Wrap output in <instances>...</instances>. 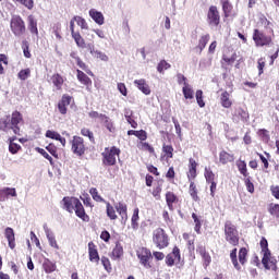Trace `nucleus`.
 I'll list each match as a JSON object with an SVG mask.
<instances>
[{
  "mask_svg": "<svg viewBox=\"0 0 279 279\" xmlns=\"http://www.w3.org/2000/svg\"><path fill=\"white\" fill-rule=\"evenodd\" d=\"M61 204L63 206V210L71 214L75 213L76 217L83 221H88V215H86V210H84V205H82V202L78 201L77 197L65 196L61 201Z\"/></svg>",
  "mask_w": 279,
  "mask_h": 279,
  "instance_id": "obj_1",
  "label": "nucleus"
},
{
  "mask_svg": "<svg viewBox=\"0 0 279 279\" xmlns=\"http://www.w3.org/2000/svg\"><path fill=\"white\" fill-rule=\"evenodd\" d=\"M225 239L230 245H239V230H236V226L232 221L225 222Z\"/></svg>",
  "mask_w": 279,
  "mask_h": 279,
  "instance_id": "obj_2",
  "label": "nucleus"
},
{
  "mask_svg": "<svg viewBox=\"0 0 279 279\" xmlns=\"http://www.w3.org/2000/svg\"><path fill=\"white\" fill-rule=\"evenodd\" d=\"M120 154L121 149L117 148L116 146L105 148V151L102 153L104 165L107 167H114V165H117V158H119Z\"/></svg>",
  "mask_w": 279,
  "mask_h": 279,
  "instance_id": "obj_3",
  "label": "nucleus"
},
{
  "mask_svg": "<svg viewBox=\"0 0 279 279\" xmlns=\"http://www.w3.org/2000/svg\"><path fill=\"white\" fill-rule=\"evenodd\" d=\"M10 28L16 38H21L26 31L25 21H23V17L20 15H13L10 21Z\"/></svg>",
  "mask_w": 279,
  "mask_h": 279,
  "instance_id": "obj_4",
  "label": "nucleus"
},
{
  "mask_svg": "<svg viewBox=\"0 0 279 279\" xmlns=\"http://www.w3.org/2000/svg\"><path fill=\"white\" fill-rule=\"evenodd\" d=\"M153 243L159 248L165 250L169 246V235L165 232V229L158 228L154 231Z\"/></svg>",
  "mask_w": 279,
  "mask_h": 279,
  "instance_id": "obj_5",
  "label": "nucleus"
},
{
  "mask_svg": "<svg viewBox=\"0 0 279 279\" xmlns=\"http://www.w3.org/2000/svg\"><path fill=\"white\" fill-rule=\"evenodd\" d=\"M136 256L140 260V264L145 267V269H151V260H154L151 251H149L147 247H140L136 251Z\"/></svg>",
  "mask_w": 279,
  "mask_h": 279,
  "instance_id": "obj_6",
  "label": "nucleus"
},
{
  "mask_svg": "<svg viewBox=\"0 0 279 279\" xmlns=\"http://www.w3.org/2000/svg\"><path fill=\"white\" fill-rule=\"evenodd\" d=\"M207 23L210 27H217L219 23H221V15H219V9H217V7H209L207 12Z\"/></svg>",
  "mask_w": 279,
  "mask_h": 279,
  "instance_id": "obj_7",
  "label": "nucleus"
},
{
  "mask_svg": "<svg viewBox=\"0 0 279 279\" xmlns=\"http://www.w3.org/2000/svg\"><path fill=\"white\" fill-rule=\"evenodd\" d=\"M72 145V153L75 156H84L86 154V146L84 145V138L80 136H73V140L71 142Z\"/></svg>",
  "mask_w": 279,
  "mask_h": 279,
  "instance_id": "obj_8",
  "label": "nucleus"
},
{
  "mask_svg": "<svg viewBox=\"0 0 279 279\" xmlns=\"http://www.w3.org/2000/svg\"><path fill=\"white\" fill-rule=\"evenodd\" d=\"M259 245L264 254L262 263L265 269H269V260H271V251H269V243L267 242V239L262 238Z\"/></svg>",
  "mask_w": 279,
  "mask_h": 279,
  "instance_id": "obj_9",
  "label": "nucleus"
},
{
  "mask_svg": "<svg viewBox=\"0 0 279 279\" xmlns=\"http://www.w3.org/2000/svg\"><path fill=\"white\" fill-rule=\"evenodd\" d=\"M253 40L257 47H265V45H269L271 43V37L263 34L259 29H254Z\"/></svg>",
  "mask_w": 279,
  "mask_h": 279,
  "instance_id": "obj_10",
  "label": "nucleus"
},
{
  "mask_svg": "<svg viewBox=\"0 0 279 279\" xmlns=\"http://www.w3.org/2000/svg\"><path fill=\"white\" fill-rule=\"evenodd\" d=\"M43 228L50 247H53L54 250H60V245H58V241L56 240V234L53 233V231L49 229L47 223H45Z\"/></svg>",
  "mask_w": 279,
  "mask_h": 279,
  "instance_id": "obj_11",
  "label": "nucleus"
},
{
  "mask_svg": "<svg viewBox=\"0 0 279 279\" xmlns=\"http://www.w3.org/2000/svg\"><path fill=\"white\" fill-rule=\"evenodd\" d=\"M23 121V116L19 111H14L11 117V129L13 130L14 134H19L21 129H19V123Z\"/></svg>",
  "mask_w": 279,
  "mask_h": 279,
  "instance_id": "obj_12",
  "label": "nucleus"
},
{
  "mask_svg": "<svg viewBox=\"0 0 279 279\" xmlns=\"http://www.w3.org/2000/svg\"><path fill=\"white\" fill-rule=\"evenodd\" d=\"M71 99H73V97L66 94L62 96L61 100L58 104V110L60 114H66L68 112L66 106H71Z\"/></svg>",
  "mask_w": 279,
  "mask_h": 279,
  "instance_id": "obj_13",
  "label": "nucleus"
},
{
  "mask_svg": "<svg viewBox=\"0 0 279 279\" xmlns=\"http://www.w3.org/2000/svg\"><path fill=\"white\" fill-rule=\"evenodd\" d=\"M4 236L9 243V247L11 250H14V247H16V236L14 234V229L8 227L4 230Z\"/></svg>",
  "mask_w": 279,
  "mask_h": 279,
  "instance_id": "obj_14",
  "label": "nucleus"
},
{
  "mask_svg": "<svg viewBox=\"0 0 279 279\" xmlns=\"http://www.w3.org/2000/svg\"><path fill=\"white\" fill-rule=\"evenodd\" d=\"M114 208L121 217V223H125L128 221V205L120 202L114 205Z\"/></svg>",
  "mask_w": 279,
  "mask_h": 279,
  "instance_id": "obj_15",
  "label": "nucleus"
},
{
  "mask_svg": "<svg viewBox=\"0 0 279 279\" xmlns=\"http://www.w3.org/2000/svg\"><path fill=\"white\" fill-rule=\"evenodd\" d=\"M51 84H53V87L56 90H62V86L64 84V77L60 75L59 73L53 74L50 80H48Z\"/></svg>",
  "mask_w": 279,
  "mask_h": 279,
  "instance_id": "obj_16",
  "label": "nucleus"
},
{
  "mask_svg": "<svg viewBox=\"0 0 279 279\" xmlns=\"http://www.w3.org/2000/svg\"><path fill=\"white\" fill-rule=\"evenodd\" d=\"M196 252L199 253V255L202 256L205 268L208 267V265H210V263H213V258L210 257V254L208 252H206V247L198 246Z\"/></svg>",
  "mask_w": 279,
  "mask_h": 279,
  "instance_id": "obj_17",
  "label": "nucleus"
},
{
  "mask_svg": "<svg viewBox=\"0 0 279 279\" xmlns=\"http://www.w3.org/2000/svg\"><path fill=\"white\" fill-rule=\"evenodd\" d=\"M89 16L90 19H93V21L97 24V25H104L106 19L104 17V13L92 9L89 10Z\"/></svg>",
  "mask_w": 279,
  "mask_h": 279,
  "instance_id": "obj_18",
  "label": "nucleus"
},
{
  "mask_svg": "<svg viewBox=\"0 0 279 279\" xmlns=\"http://www.w3.org/2000/svg\"><path fill=\"white\" fill-rule=\"evenodd\" d=\"M134 84L144 95L151 94V89H149V85H147V82L144 78L135 80Z\"/></svg>",
  "mask_w": 279,
  "mask_h": 279,
  "instance_id": "obj_19",
  "label": "nucleus"
},
{
  "mask_svg": "<svg viewBox=\"0 0 279 279\" xmlns=\"http://www.w3.org/2000/svg\"><path fill=\"white\" fill-rule=\"evenodd\" d=\"M88 254L90 263H99V252H97L95 243L93 242L88 243Z\"/></svg>",
  "mask_w": 279,
  "mask_h": 279,
  "instance_id": "obj_20",
  "label": "nucleus"
},
{
  "mask_svg": "<svg viewBox=\"0 0 279 279\" xmlns=\"http://www.w3.org/2000/svg\"><path fill=\"white\" fill-rule=\"evenodd\" d=\"M89 53L94 57L97 58L98 60H101L102 62H108L109 58L105 52L101 50H95V46H89Z\"/></svg>",
  "mask_w": 279,
  "mask_h": 279,
  "instance_id": "obj_21",
  "label": "nucleus"
},
{
  "mask_svg": "<svg viewBox=\"0 0 279 279\" xmlns=\"http://www.w3.org/2000/svg\"><path fill=\"white\" fill-rule=\"evenodd\" d=\"M187 178L189 180H195L197 178V162L193 158L190 159Z\"/></svg>",
  "mask_w": 279,
  "mask_h": 279,
  "instance_id": "obj_22",
  "label": "nucleus"
},
{
  "mask_svg": "<svg viewBox=\"0 0 279 279\" xmlns=\"http://www.w3.org/2000/svg\"><path fill=\"white\" fill-rule=\"evenodd\" d=\"M219 162H221V165H228V162H234V155L229 154L226 150H222L219 154Z\"/></svg>",
  "mask_w": 279,
  "mask_h": 279,
  "instance_id": "obj_23",
  "label": "nucleus"
},
{
  "mask_svg": "<svg viewBox=\"0 0 279 279\" xmlns=\"http://www.w3.org/2000/svg\"><path fill=\"white\" fill-rule=\"evenodd\" d=\"M76 73H77L78 82H81V84H84V86H87V90H88V86L93 84V81L90 80V77H88V75H86V73H84L81 70H77Z\"/></svg>",
  "mask_w": 279,
  "mask_h": 279,
  "instance_id": "obj_24",
  "label": "nucleus"
},
{
  "mask_svg": "<svg viewBox=\"0 0 279 279\" xmlns=\"http://www.w3.org/2000/svg\"><path fill=\"white\" fill-rule=\"evenodd\" d=\"M220 104L222 108H231L232 100H230V93L223 92L220 96Z\"/></svg>",
  "mask_w": 279,
  "mask_h": 279,
  "instance_id": "obj_25",
  "label": "nucleus"
},
{
  "mask_svg": "<svg viewBox=\"0 0 279 279\" xmlns=\"http://www.w3.org/2000/svg\"><path fill=\"white\" fill-rule=\"evenodd\" d=\"M166 202L169 210H173V204L178 202V196L173 192H168L166 194Z\"/></svg>",
  "mask_w": 279,
  "mask_h": 279,
  "instance_id": "obj_26",
  "label": "nucleus"
},
{
  "mask_svg": "<svg viewBox=\"0 0 279 279\" xmlns=\"http://www.w3.org/2000/svg\"><path fill=\"white\" fill-rule=\"evenodd\" d=\"M182 93L186 99H193L195 92H193V87L189 83H184L182 87Z\"/></svg>",
  "mask_w": 279,
  "mask_h": 279,
  "instance_id": "obj_27",
  "label": "nucleus"
},
{
  "mask_svg": "<svg viewBox=\"0 0 279 279\" xmlns=\"http://www.w3.org/2000/svg\"><path fill=\"white\" fill-rule=\"evenodd\" d=\"M208 40H210V35H203L199 40L196 49H199V53L206 49V45H208Z\"/></svg>",
  "mask_w": 279,
  "mask_h": 279,
  "instance_id": "obj_28",
  "label": "nucleus"
},
{
  "mask_svg": "<svg viewBox=\"0 0 279 279\" xmlns=\"http://www.w3.org/2000/svg\"><path fill=\"white\" fill-rule=\"evenodd\" d=\"M106 208H107V217L111 219L112 221L118 219L117 210H114L116 207L111 206L110 203L106 202Z\"/></svg>",
  "mask_w": 279,
  "mask_h": 279,
  "instance_id": "obj_29",
  "label": "nucleus"
},
{
  "mask_svg": "<svg viewBox=\"0 0 279 279\" xmlns=\"http://www.w3.org/2000/svg\"><path fill=\"white\" fill-rule=\"evenodd\" d=\"M28 29L32 34L38 36V23L34 20V16H28Z\"/></svg>",
  "mask_w": 279,
  "mask_h": 279,
  "instance_id": "obj_30",
  "label": "nucleus"
},
{
  "mask_svg": "<svg viewBox=\"0 0 279 279\" xmlns=\"http://www.w3.org/2000/svg\"><path fill=\"white\" fill-rule=\"evenodd\" d=\"M72 38L75 40L77 47H81V49H86V41L82 38V35L78 32L73 33Z\"/></svg>",
  "mask_w": 279,
  "mask_h": 279,
  "instance_id": "obj_31",
  "label": "nucleus"
},
{
  "mask_svg": "<svg viewBox=\"0 0 279 279\" xmlns=\"http://www.w3.org/2000/svg\"><path fill=\"white\" fill-rule=\"evenodd\" d=\"M222 10L225 12V16H230L232 12V3H230V0H221Z\"/></svg>",
  "mask_w": 279,
  "mask_h": 279,
  "instance_id": "obj_32",
  "label": "nucleus"
},
{
  "mask_svg": "<svg viewBox=\"0 0 279 279\" xmlns=\"http://www.w3.org/2000/svg\"><path fill=\"white\" fill-rule=\"evenodd\" d=\"M231 263L238 271H241V265H239V259L236 258V248H233L230 253Z\"/></svg>",
  "mask_w": 279,
  "mask_h": 279,
  "instance_id": "obj_33",
  "label": "nucleus"
},
{
  "mask_svg": "<svg viewBox=\"0 0 279 279\" xmlns=\"http://www.w3.org/2000/svg\"><path fill=\"white\" fill-rule=\"evenodd\" d=\"M89 194L92 195V197L95 202H101L102 204H106V199H104V197H101V195H99V192L97 191L96 187H92L89 190Z\"/></svg>",
  "mask_w": 279,
  "mask_h": 279,
  "instance_id": "obj_34",
  "label": "nucleus"
},
{
  "mask_svg": "<svg viewBox=\"0 0 279 279\" xmlns=\"http://www.w3.org/2000/svg\"><path fill=\"white\" fill-rule=\"evenodd\" d=\"M44 269L46 274H53V271H56V264L51 263L49 259H46L44 262Z\"/></svg>",
  "mask_w": 279,
  "mask_h": 279,
  "instance_id": "obj_35",
  "label": "nucleus"
},
{
  "mask_svg": "<svg viewBox=\"0 0 279 279\" xmlns=\"http://www.w3.org/2000/svg\"><path fill=\"white\" fill-rule=\"evenodd\" d=\"M131 227L133 230H138V208H135L131 219Z\"/></svg>",
  "mask_w": 279,
  "mask_h": 279,
  "instance_id": "obj_36",
  "label": "nucleus"
},
{
  "mask_svg": "<svg viewBox=\"0 0 279 279\" xmlns=\"http://www.w3.org/2000/svg\"><path fill=\"white\" fill-rule=\"evenodd\" d=\"M171 69V64L166 60H161L157 65L158 73H165V71Z\"/></svg>",
  "mask_w": 279,
  "mask_h": 279,
  "instance_id": "obj_37",
  "label": "nucleus"
},
{
  "mask_svg": "<svg viewBox=\"0 0 279 279\" xmlns=\"http://www.w3.org/2000/svg\"><path fill=\"white\" fill-rule=\"evenodd\" d=\"M121 256H123V246H121V244L117 243L116 247L112 251V257L114 259H117V258H121Z\"/></svg>",
  "mask_w": 279,
  "mask_h": 279,
  "instance_id": "obj_38",
  "label": "nucleus"
},
{
  "mask_svg": "<svg viewBox=\"0 0 279 279\" xmlns=\"http://www.w3.org/2000/svg\"><path fill=\"white\" fill-rule=\"evenodd\" d=\"M236 165L240 173L244 175V178H247V163H245L243 160H239Z\"/></svg>",
  "mask_w": 279,
  "mask_h": 279,
  "instance_id": "obj_39",
  "label": "nucleus"
},
{
  "mask_svg": "<svg viewBox=\"0 0 279 279\" xmlns=\"http://www.w3.org/2000/svg\"><path fill=\"white\" fill-rule=\"evenodd\" d=\"M239 262L241 263V265H244L245 263H247V248L245 247L240 248Z\"/></svg>",
  "mask_w": 279,
  "mask_h": 279,
  "instance_id": "obj_40",
  "label": "nucleus"
},
{
  "mask_svg": "<svg viewBox=\"0 0 279 279\" xmlns=\"http://www.w3.org/2000/svg\"><path fill=\"white\" fill-rule=\"evenodd\" d=\"M74 21L76 22L78 27H81V29H88V23H86V20H84V17L76 15L74 16Z\"/></svg>",
  "mask_w": 279,
  "mask_h": 279,
  "instance_id": "obj_41",
  "label": "nucleus"
},
{
  "mask_svg": "<svg viewBox=\"0 0 279 279\" xmlns=\"http://www.w3.org/2000/svg\"><path fill=\"white\" fill-rule=\"evenodd\" d=\"M35 150L41 156H44L46 160H49L50 165H53V158L49 155L48 151H46L44 148H40V147H36Z\"/></svg>",
  "mask_w": 279,
  "mask_h": 279,
  "instance_id": "obj_42",
  "label": "nucleus"
},
{
  "mask_svg": "<svg viewBox=\"0 0 279 279\" xmlns=\"http://www.w3.org/2000/svg\"><path fill=\"white\" fill-rule=\"evenodd\" d=\"M32 75V71L29 69L21 70L17 74L19 80H22V82H25Z\"/></svg>",
  "mask_w": 279,
  "mask_h": 279,
  "instance_id": "obj_43",
  "label": "nucleus"
},
{
  "mask_svg": "<svg viewBox=\"0 0 279 279\" xmlns=\"http://www.w3.org/2000/svg\"><path fill=\"white\" fill-rule=\"evenodd\" d=\"M196 101L199 108H204V106H206V102H204V92L201 89L196 90Z\"/></svg>",
  "mask_w": 279,
  "mask_h": 279,
  "instance_id": "obj_44",
  "label": "nucleus"
},
{
  "mask_svg": "<svg viewBox=\"0 0 279 279\" xmlns=\"http://www.w3.org/2000/svg\"><path fill=\"white\" fill-rule=\"evenodd\" d=\"M205 180L208 183L215 182V173L210 168H205Z\"/></svg>",
  "mask_w": 279,
  "mask_h": 279,
  "instance_id": "obj_45",
  "label": "nucleus"
},
{
  "mask_svg": "<svg viewBox=\"0 0 279 279\" xmlns=\"http://www.w3.org/2000/svg\"><path fill=\"white\" fill-rule=\"evenodd\" d=\"M46 138H51L52 141H58L60 138V133L56 131L48 130L45 134Z\"/></svg>",
  "mask_w": 279,
  "mask_h": 279,
  "instance_id": "obj_46",
  "label": "nucleus"
},
{
  "mask_svg": "<svg viewBox=\"0 0 279 279\" xmlns=\"http://www.w3.org/2000/svg\"><path fill=\"white\" fill-rule=\"evenodd\" d=\"M102 266L105 267L106 271L110 274L112 271V265L110 264V259L106 256L101 257Z\"/></svg>",
  "mask_w": 279,
  "mask_h": 279,
  "instance_id": "obj_47",
  "label": "nucleus"
},
{
  "mask_svg": "<svg viewBox=\"0 0 279 279\" xmlns=\"http://www.w3.org/2000/svg\"><path fill=\"white\" fill-rule=\"evenodd\" d=\"M88 116L90 117V119H99L101 121H108V117H106L105 114H101L97 111H90L88 113Z\"/></svg>",
  "mask_w": 279,
  "mask_h": 279,
  "instance_id": "obj_48",
  "label": "nucleus"
},
{
  "mask_svg": "<svg viewBox=\"0 0 279 279\" xmlns=\"http://www.w3.org/2000/svg\"><path fill=\"white\" fill-rule=\"evenodd\" d=\"M268 213H270V215H272V217L279 218V205L270 204Z\"/></svg>",
  "mask_w": 279,
  "mask_h": 279,
  "instance_id": "obj_49",
  "label": "nucleus"
},
{
  "mask_svg": "<svg viewBox=\"0 0 279 279\" xmlns=\"http://www.w3.org/2000/svg\"><path fill=\"white\" fill-rule=\"evenodd\" d=\"M81 134H82V136H87L89 138L90 143H95V136L90 130L82 129Z\"/></svg>",
  "mask_w": 279,
  "mask_h": 279,
  "instance_id": "obj_50",
  "label": "nucleus"
},
{
  "mask_svg": "<svg viewBox=\"0 0 279 279\" xmlns=\"http://www.w3.org/2000/svg\"><path fill=\"white\" fill-rule=\"evenodd\" d=\"M163 154L167 155L168 158H173V146L171 145H163L162 146Z\"/></svg>",
  "mask_w": 279,
  "mask_h": 279,
  "instance_id": "obj_51",
  "label": "nucleus"
},
{
  "mask_svg": "<svg viewBox=\"0 0 279 279\" xmlns=\"http://www.w3.org/2000/svg\"><path fill=\"white\" fill-rule=\"evenodd\" d=\"M47 151H49V154H51V156H53L54 158H58V147H56V145L53 144H49L46 147Z\"/></svg>",
  "mask_w": 279,
  "mask_h": 279,
  "instance_id": "obj_52",
  "label": "nucleus"
},
{
  "mask_svg": "<svg viewBox=\"0 0 279 279\" xmlns=\"http://www.w3.org/2000/svg\"><path fill=\"white\" fill-rule=\"evenodd\" d=\"M17 3H22L27 10L34 9V0H17Z\"/></svg>",
  "mask_w": 279,
  "mask_h": 279,
  "instance_id": "obj_53",
  "label": "nucleus"
},
{
  "mask_svg": "<svg viewBox=\"0 0 279 279\" xmlns=\"http://www.w3.org/2000/svg\"><path fill=\"white\" fill-rule=\"evenodd\" d=\"M238 117H240V119H242V121H247V119H250V113H247V111L243 110L242 108L238 109Z\"/></svg>",
  "mask_w": 279,
  "mask_h": 279,
  "instance_id": "obj_54",
  "label": "nucleus"
},
{
  "mask_svg": "<svg viewBox=\"0 0 279 279\" xmlns=\"http://www.w3.org/2000/svg\"><path fill=\"white\" fill-rule=\"evenodd\" d=\"M19 149H21V145L14 143V142H11L10 145H9V151L11 154H17L19 153Z\"/></svg>",
  "mask_w": 279,
  "mask_h": 279,
  "instance_id": "obj_55",
  "label": "nucleus"
},
{
  "mask_svg": "<svg viewBox=\"0 0 279 279\" xmlns=\"http://www.w3.org/2000/svg\"><path fill=\"white\" fill-rule=\"evenodd\" d=\"M258 75H263L265 69V59L260 58L257 61Z\"/></svg>",
  "mask_w": 279,
  "mask_h": 279,
  "instance_id": "obj_56",
  "label": "nucleus"
},
{
  "mask_svg": "<svg viewBox=\"0 0 279 279\" xmlns=\"http://www.w3.org/2000/svg\"><path fill=\"white\" fill-rule=\"evenodd\" d=\"M190 195L194 202H197V191L195 190V183L190 184Z\"/></svg>",
  "mask_w": 279,
  "mask_h": 279,
  "instance_id": "obj_57",
  "label": "nucleus"
},
{
  "mask_svg": "<svg viewBox=\"0 0 279 279\" xmlns=\"http://www.w3.org/2000/svg\"><path fill=\"white\" fill-rule=\"evenodd\" d=\"M118 90L123 95V97H128V87H125V84L118 83Z\"/></svg>",
  "mask_w": 279,
  "mask_h": 279,
  "instance_id": "obj_58",
  "label": "nucleus"
},
{
  "mask_svg": "<svg viewBox=\"0 0 279 279\" xmlns=\"http://www.w3.org/2000/svg\"><path fill=\"white\" fill-rule=\"evenodd\" d=\"M175 257H173V255H167L166 257V265H168V267H173V265H175Z\"/></svg>",
  "mask_w": 279,
  "mask_h": 279,
  "instance_id": "obj_59",
  "label": "nucleus"
},
{
  "mask_svg": "<svg viewBox=\"0 0 279 279\" xmlns=\"http://www.w3.org/2000/svg\"><path fill=\"white\" fill-rule=\"evenodd\" d=\"M177 82L178 84H183V86L184 84H189V82H186V76L182 73L177 74Z\"/></svg>",
  "mask_w": 279,
  "mask_h": 279,
  "instance_id": "obj_60",
  "label": "nucleus"
},
{
  "mask_svg": "<svg viewBox=\"0 0 279 279\" xmlns=\"http://www.w3.org/2000/svg\"><path fill=\"white\" fill-rule=\"evenodd\" d=\"M245 186L248 193H254V183L250 180V178L245 179Z\"/></svg>",
  "mask_w": 279,
  "mask_h": 279,
  "instance_id": "obj_61",
  "label": "nucleus"
},
{
  "mask_svg": "<svg viewBox=\"0 0 279 279\" xmlns=\"http://www.w3.org/2000/svg\"><path fill=\"white\" fill-rule=\"evenodd\" d=\"M135 136L140 138V141H147V132L144 130L137 131Z\"/></svg>",
  "mask_w": 279,
  "mask_h": 279,
  "instance_id": "obj_62",
  "label": "nucleus"
},
{
  "mask_svg": "<svg viewBox=\"0 0 279 279\" xmlns=\"http://www.w3.org/2000/svg\"><path fill=\"white\" fill-rule=\"evenodd\" d=\"M100 239L105 241V243H108L110 241V232L108 231H102L100 234Z\"/></svg>",
  "mask_w": 279,
  "mask_h": 279,
  "instance_id": "obj_63",
  "label": "nucleus"
},
{
  "mask_svg": "<svg viewBox=\"0 0 279 279\" xmlns=\"http://www.w3.org/2000/svg\"><path fill=\"white\" fill-rule=\"evenodd\" d=\"M271 193L276 199H279V186H272L271 187Z\"/></svg>",
  "mask_w": 279,
  "mask_h": 279,
  "instance_id": "obj_64",
  "label": "nucleus"
}]
</instances>
